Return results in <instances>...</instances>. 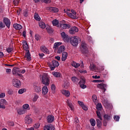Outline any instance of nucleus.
Masks as SVG:
<instances>
[{"label":"nucleus","instance_id":"obj_1","mask_svg":"<svg viewBox=\"0 0 130 130\" xmlns=\"http://www.w3.org/2000/svg\"><path fill=\"white\" fill-rule=\"evenodd\" d=\"M42 83L45 86H49V83H50V79L49 76L47 74H44L42 76Z\"/></svg>","mask_w":130,"mask_h":130},{"label":"nucleus","instance_id":"obj_2","mask_svg":"<svg viewBox=\"0 0 130 130\" xmlns=\"http://www.w3.org/2000/svg\"><path fill=\"white\" fill-rule=\"evenodd\" d=\"M79 42H81V39L78 37H73L70 38V43L73 46H78Z\"/></svg>","mask_w":130,"mask_h":130},{"label":"nucleus","instance_id":"obj_3","mask_svg":"<svg viewBox=\"0 0 130 130\" xmlns=\"http://www.w3.org/2000/svg\"><path fill=\"white\" fill-rule=\"evenodd\" d=\"M58 66H59V63H58V61L53 60L50 64V69H51V71H54L55 68H57Z\"/></svg>","mask_w":130,"mask_h":130},{"label":"nucleus","instance_id":"obj_4","mask_svg":"<svg viewBox=\"0 0 130 130\" xmlns=\"http://www.w3.org/2000/svg\"><path fill=\"white\" fill-rule=\"evenodd\" d=\"M24 122L26 124H31L33 122V119L31 117V115H27L24 118Z\"/></svg>","mask_w":130,"mask_h":130},{"label":"nucleus","instance_id":"obj_5","mask_svg":"<svg viewBox=\"0 0 130 130\" xmlns=\"http://www.w3.org/2000/svg\"><path fill=\"white\" fill-rule=\"evenodd\" d=\"M60 35L64 42H70V37L64 32L60 33Z\"/></svg>","mask_w":130,"mask_h":130},{"label":"nucleus","instance_id":"obj_6","mask_svg":"<svg viewBox=\"0 0 130 130\" xmlns=\"http://www.w3.org/2000/svg\"><path fill=\"white\" fill-rule=\"evenodd\" d=\"M82 52L83 54H86L88 52V47H87V44L85 42H82L81 44Z\"/></svg>","mask_w":130,"mask_h":130},{"label":"nucleus","instance_id":"obj_7","mask_svg":"<svg viewBox=\"0 0 130 130\" xmlns=\"http://www.w3.org/2000/svg\"><path fill=\"white\" fill-rule=\"evenodd\" d=\"M12 84L16 88H20V87H21V81L18 79H13Z\"/></svg>","mask_w":130,"mask_h":130},{"label":"nucleus","instance_id":"obj_8","mask_svg":"<svg viewBox=\"0 0 130 130\" xmlns=\"http://www.w3.org/2000/svg\"><path fill=\"white\" fill-rule=\"evenodd\" d=\"M34 91L36 93H40L41 92V87L39 86L38 83L34 84Z\"/></svg>","mask_w":130,"mask_h":130},{"label":"nucleus","instance_id":"obj_9","mask_svg":"<svg viewBox=\"0 0 130 130\" xmlns=\"http://www.w3.org/2000/svg\"><path fill=\"white\" fill-rule=\"evenodd\" d=\"M55 127H54V125L50 124L45 125L44 127V130H55Z\"/></svg>","mask_w":130,"mask_h":130},{"label":"nucleus","instance_id":"obj_10","mask_svg":"<svg viewBox=\"0 0 130 130\" xmlns=\"http://www.w3.org/2000/svg\"><path fill=\"white\" fill-rule=\"evenodd\" d=\"M47 10L52 13H57L58 12V8L56 7H48Z\"/></svg>","mask_w":130,"mask_h":130},{"label":"nucleus","instance_id":"obj_11","mask_svg":"<svg viewBox=\"0 0 130 130\" xmlns=\"http://www.w3.org/2000/svg\"><path fill=\"white\" fill-rule=\"evenodd\" d=\"M98 88L99 89H101L103 90L104 93L106 91V88L107 87V85L103 83L99 84L97 86Z\"/></svg>","mask_w":130,"mask_h":130},{"label":"nucleus","instance_id":"obj_12","mask_svg":"<svg viewBox=\"0 0 130 130\" xmlns=\"http://www.w3.org/2000/svg\"><path fill=\"white\" fill-rule=\"evenodd\" d=\"M4 23H5V25L7 26L8 28H10V26H11V21L8 18H4Z\"/></svg>","mask_w":130,"mask_h":130},{"label":"nucleus","instance_id":"obj_13","mask_svg":"<svg viewBox=\"0 0 130 130\" xmlns=\"http://www.w3.org/2000/svg\"><path fill=\"white\" fill-rule=\"evenodd\" d=\"M59 27L61 28V29H70V28H71V25L65 23H60Z\"/></svg>","mask_w":130,"mask_h":130},{"label":"nucleus","instance_id":"obj_14","mask_svg":"<svg viewBox=\"0 0 130 130\" xmlns=\"http://www.w3.org/2000/svg\"><path fill=\"white\" fill-rule=\"evenodd\" d=\"M79 31V29L77 28L76 26H73L69 30V33L70 34H75L76 32H78Z\"/></svg>","mask_w":130,"mask_h":130},{"label":"nucleus","instance_id":"obj_15","mask_svg":"<svg viewBox=\"0 0 130 130\" xmlns=\"http://www.w3.org/2000/svg\"><path fill=\"white\" fill-rule=\"evenodd\" d=\"M47 122L49 123H51V122H53L54 121V116L50 115L47 117Z\"/></svg>","mask_w":130,"mask_h":130},{"label":"nucleus","instance_id":"obj_16","mask_svg":"<svg viewBox=\"0 0 130 130\" xmlns=\"http://www.w3.org/2000/svg\"><path fill=\"white\" fill-rule=\"evenodd\" d=\"M40 49L42 52H44V53H46L47 54L49 53V50H48L45 46H42Z\"/></svg>","mask_w":130,"mask_h":130},{"label":"nucleus","instance_id":"obj_17","mask_svg":"<svg viewBox=\"0 0 130 130\" xmlns=\"http://www.w3.org/2000/svg\"><path fill=\"white\" fill-rule=\"evenodd\" d=\"M23 47L24 50L25 51H29V46H28V44L27 43V41H24L23 42Z\"/></svg>","mask_w":130,"mask_h":130},{"label":"nucleus","instance_id":"obj_18","mask_svg":"<svg viewBox=\"0 0 130 130\" xmlns=\"http://www.w3.org/2000/svg\"><path fill=\"white\" fill-rule=\"evenodd\" d=\"M25 58H26V60H27V61H30V60L32 59V58H31V54H30V51H28L25 53Z\"/></svg>","mask_w":130,"mask_h":130},{"label":"nucleus","instance_id":"obj_19","mask_svg":"<svg viewBox=\"0 0 130 130\" xmlns=\"http://www.w3.org/2000/svg\"><path fill=\"white\" fill-rule=\"evenodd\" d=\"M47 85H45L42 88V94L43 95H46L48 93V88H47Z\"/></svg>","mask_w":130,"mask_h":130},{"label":"nucleus","instance_id":"obj_20","mask_svg":"<svg viewBox=\"0 0 130 130\" xmlns=\"http://www.w3.org/2000/svg\"><path fill=\"white\" fill-rule=\"evenodd\" d=\"M66 103H67V105L70 108L71 110H74V106L73 105V104H72V102H71V101L69 100H67Z\"/></svg>","mask_w":130,"mask_h":130},{"label":"nucleus","instance_id":"obj_21","mask_svg":"<svg viewBox=\"0 0 130 130\" xmlns=\"http://www.w3.org/2000/svg\"><path fill=\"white\" fill-rule=\"evenodd\" d=\"M17 112L19 115H22L23 114H25L27 112L26 111V110H24L23 109H19L17 110Z\"/></svg>","mask_w":130,"mask_h":130},{"label":"nucleus","instance_id":"obj_22","mask_svg":"<svg viewBox=\"0 0 130 130\" xmlns=\"http://www.w3.org/2000/svg\"><path fill=\"white\" fill-rule=\"evenodd\" d=\"M68 58V52H63L62 54L61 60L64 61Z\"/></svg>","mask_w":130,"mask_h":130},{"label":"nucleus","instance_id":"obj_23","mask_svg":"<svg viewBox=\"0 0 130 130\" xmlns=\"http://www.w3.org/2000/svg\"><path fill=\"white\" fill-rule=\"evenodd\" d=\"M89 70H90V71H92L93 72H96V70H98V68L95 64H90L89 66Z\"/></svg>","mask_w":130,"mask_h":130},{"label":"nucleus","instance_id":"obj_24","mask_svg":"<svg viewBox=\"0 0 130 130\" xmlns=\"http://www.w3.org/2000/svg\"><path fill=\"white\" fill-rule=\"evenodd\" d=\"M64 50H66V47H64L63 45H62L60 46L58 49L57 53H62V52L64 51Z\"/></svg>","mask_w":130,"mask_h":130},{"label":"nucleus","instance_id":"obj_25","mask_svg":"<svg viewBox=\"0 0 130 130\" xmlns=\"http://www.w3.org/2000/svg\"><path fill=\"white\" fill-rule=\"evenodd\" d=\"M13 28H15L16 29V30H20V29L23 28V26H22V25H21V24L15 23L13 25Z\"/></svg>","mask_w":130,"mask_h":130},{"label":"nucleus","instance_id":"obj_26","mask_svg":"<svg viewBox=\"0 0 130 130\" xmlns=\"http://www.w3.org/2000/svg\"><path fill=\"white\" fill-rule=\"evenodd\" d=\"M61 93L63 94V95L66 96V97H70V95H71V93L69 90H62L61 91Z\"/></svg>","mask_w":130,"mask_h":130},{"label":"nucleus","instance_id":"obj_27","mask_svg":"<svg viewBox=\"0 0 130 130\" xmlns=\"http://www.w3.org/2000/svg\"><path fill=\"white\" fill-rule=\"evenodd\" d=\"M22 108L24 110H25L26 112L27 110H30V107L29 106V105L27 104L23 105L22 106Z\"/></svg>","mask_w":130,"mask_h":130},{"label":"nucleus","instance_id":"obj_28","mask_svg":"<svg viewBox=\"0 0 130 130\" xmlns=\"http://www.w3.org/2000/svg\"><path fill=\"white\" fill-rule=\"evenodd\" d=\"M39 27H40V28H42V29H45V27H46L45 23L43 21H40L39 23Z\"/></svg>","mask_w":130,"mask_h":130},{"label":"nucleus","instance_id":"obj_29","mask_svg":"<svg viewBox=\"0 0 130 130\" xmlns=\"http://www.w3.org/2000/svg\"><path fill=\"white\" fill-rule=\"evenodd\" d=\"M52 75L56 78H60V77H61V74L59 73V72H54L52 73Z\"/></svg>","mask_w":130,"mask_h":130},{"label":"nucleus","instance_id":"obj_30","mask_svg":"<svg viewBox=\"0 0 130 130\" xmlns=\"http://www.w3.org/2000/svg\"><path fill=\"white\" fill-rule=\"evenodd\" d=\"M46 29L48 33H52L53 32V29L50 26H46Z\"/></svg>","mask_w":130,"mask_h":130},{"label":"nucleus","instance_id":"obj_31","mask_svg":"<svg viewBox=\"0 0 130 130\" xmlns=\"http://www.w3.org/2000/svg\"><path fill=\"white\" fill-rule=\"evenodd\" d=\"M105 118V120H107V121H109L110 119H111V116L108 114H105L104 116Z\"/></svg>","mask_w":130,"mask_h":130},{"label":"nucleus","instance_id":"obj_32","mask_svg":"<svg viewBox=\"0 0 130 130\" xmlns=\"http://www.w3.org/2000/svg\"><path fill=\"white\" fill-rule=\"evenodd\" d=\"M89 121H90V124H91V125H92V126H95V125L96 124V121L95 120V119L91 118L90 119Z\"/></svg>","mask_w":130,"mask_h":130},{"label":"nucleus","instance_id":"obj_33","mask_svg":"<svg viewBox=\"0 0 130 130\" xmlns=\"http://www.w3.org/2000/svg\"><path fill=\"white\" fill-rule=\"evenodd\" d=\"M68 16L70 17V18H71L72 19H77L78 17H77V15H75L74 17H73V16H74V14L72 13L67 12V13Z\"/></svg>","mask_w":130,"mask_h":130},{"label":"nucleus","instance_id":"obj_34","mask_svg":"<svg viewBox=\"0 0 130 130\" xmlns=\"http://www.w3.org/2000/svg\"><path fill=\"white\" fill-rule=\"evenodd\" d=\"M102 120L99 119H96V124L98 127H101V126L102 125V122H101Z\"/></svg>","mask_w":130,"mask_h":130},{"label":"nucleus","instance_id":"obj_35","mask_svg":"<svg viewBox=\"0 0 130 130\" xmlns=\"http://www.w3.org/2000/svg\"><path fill=\"white\" fill-rule=\"evenodd\" d=\"M61 44H62V43L61 42H57V43H55L54 44V46H53V48H57V47H58V46H60V45H61Z\"/></svg>","mask_w":130,"mask_h":130},{"label":"nucleus","instance_id":"obj_36","mask_svg":"<svg viewBox=\"0 0 130 130\" xmlns=\"http://www.w3.org/2000/svg\"><path fill=\"white\" fill-rule=\"evenodd\" d=\"M52 23L53 25V26H57L58 25V20L57 19H55L52 21Z\"/></svg>","mask_w":130,"mask_h":130},{"label":"nucleus","instance_id":"obj_37","mask_svg":"<svg viewBox=\"0 0 130 130\" xmlns=\"http://www.w3.org/2000/svg\"><path fill=\"white\" fill-rule=\"evenodd\" d=\"M92 99L94 103H96V102H97V96H96V95L93 94L92 96Z\"/></svg>","mask_w":130,"mask_h":130},{"label":"nucleus","instance_id":"obj_38","mask_svg":"<svg viewBox=\"0 0 130 130\" xmlns=\"http://www.w3.org/2000/svg\"><path fill=\"white\" fill-rule=\"evenodd\" d=\"M34 18H35V20H36L37 21H40V20H41L40 16H39V15H38V14H35Z\"/></svg>","mask_w":130,"mask_h":130},{"label":"nucleus","instance_id":"obj_39","mask_svg":"<svg viewBox=\"0 0 130 130\" xmlns=\"http://www.w3.org/2000/svg\"><path fill=\"white\" fill-rule=\"evenodd\" d=\"M39 98V96H38L37 94H35L33 98V100H32L33 102H36V101H37V99H38Z\"/></svg>","mask_w":130,"mask_h":130},{"label":"nucleus","instance_id":"obj_40","mask_svg":"<svg viewBox=\"0 0 130 130\" xmlns=\"http://www.w3.org/2000/svg\"><path fill=\"white\" fill-rule=\"evenodd\" d=\"M72 81L73 82V83H76L77 82H79V79L76 77H73L72 78Z\"/></svg>","mask_w":130,"mask_h":130},{"label":"nucleus","instance_id":"obj_41","mask_svg":"<svg viewBox=\"0 0 130 130\" xmlns=\"http://www.w3.org/2000/svg\"><path fill=\"white\" fill-rule=\"evenodd\" d=\"M21 0H13V4L14 6H18Z\"/></svg>","mask_w":130,"mask_h":130},{"label":"nucleus","instance_id":"obj_42","mask_svg":"<svg viewBox=\"0 0 130 130\" xmlns=\"http://www.w3.org/2000/svg\"><path fill=\"white\" fill-rule=\"evenodd\" d=\"M72 66L73 67H74V68H79V67L80 66V63H78L76 62H73V63H72Z\"/></svg>","mask_w":130,"mask_h":130},{"label":"nucleus","instance_id":"obj_43","mask_svg":"<svg viewBox=\"0 0 130 130\" xmlns=\"http://www.w3.org/2000/svg\"><path fill=\"white\" fill-rule=\"evenodd\" d=\"M7 93L8 95H13L14 94V89H9Z\"/></svg>","mask_w":130,"mask_h":130},{"label":"nucleus","instance_id":"obj_44","mask_svg":"<svg viewBox=\"0 0 130 130\" xmlns=\"http://www.w3.org/2000/svg\"><path fill=\"white\" fill-rule=\"evenodd\" d=\"M24 92H26V89L22 88L18 90V94H23Z\"/></svg>","mask_w":130,"mask_h":130},{"label":"nucleus","instance_id":"obj_45","mask_svg":"<svg viewBox=\"0 0 130 130\" xmlns=\"http://www.w3.org/2000/svg\"><path fill=\"white\" fill-rule=\"evenodd\" d=\"M102 105H101V103H98L96 105V109L98 110H100V109H102Z\"/></svg>","mask_w":130,"mask_h":130},{"label":"nucleus","instance_id":"obj_46","mask_svg":"<svg viewBox=\"0 0 130 130\" xmlns=\"http://www.w3.org/2000/svg\"><path fill=\"white\" fill-rule=\"evenodd\" d=\"M96 114H97V116H98L99 118L101 120H102V118L101 117V114L100 113V112L97 111H96Z\"/></svg>","mask_w":130,"mask_h":130},{"label":"nucleus","instance_id":"obj_47","mask_svg":"<svg viewBox=\"0 0 130 130\" xmlns=\"http://www.w3.org/2000/svg\"><path fill=\"white\" fill-rule=\"evenodd\" d=\"M6 50H7V52L10 53V52H12V51H13V48L9 47L8 48H7Z\"/></svg>","mask_w":130,"mask_h":130},{"label":"nucleus","instance_id":"obj_48","mask_svg":"<svg viewBox=\"0 0 130 130\" xmlns=\"http://www.w3.org/2000/svg\"><path fill=\"white\" fill-rule=\"evenodd\" d=\"M71 14H73V16H72V18H75V16H77V12H76L75 10H71Z\"/></svg>","mask_w":130,"mask_h":130},{"label":"nucleus","instance_id":"obj_49","mask_svg":"<svg viewBox=\"0 0 130 130\" xmlns=\"http://www.w3.org/2000/svg\"><path fill=\"white\" fill-rule=\"evenodd\" d=\"M0 102H1V104L4 105L6 104L7 101H6V100H5V99H1Z\"/></svg>","mask_w":130,"mask_h":130},{"label":"nucleus","instance_id":"obj_50","mask_svg":"<svg viewBox=\"0 0 130 130\" xmlns=\"http://www.w3.org/2000/svg\"><path fill=\"white\" fill-rule=\"evenodd\" d=\"M114 119L115 121H119V116H114Z\"/></svg>","mask_w":130,"mask_h":130},{"label":"nucleus","instance_id":"obj_51","mask_svg":"<svg viewBox=\"0 0 130 130\" xmlns=\"http://www.w3.org/2000/svg\"><path fill=\"white\" fill-rule=\"evenodd\" d=\"M40 126V124H39V123H36L34 125V127H35V128H38V127H39Z\"/></svg>","mask_w":130,"mask_h":130},{"label":"nucleus","instance_id":"obj_52","mask_svg":"<svg viewBox=\"0 0 130 130\" xmlns=\"http://www.w3.org/2000/svg\"><path fill=\"white\" fill-rule=\"evenodd\" d=\"M35 37L36 40H37V41H38V40H40V36H39V35H36Z\"/></svg>","mask_w":130,"mask_h":130},{"label":"nucleus","instance_id":"obj_53","mask_svg":"<svg viewBox=\"0 0 130 130\" xmlns=\"http://www.w3.org/2000/svg\"><path fill=\"white\" fill-rule=\"evenodd\" d=\"M80 86L82 89H85V88H87V86H86L84 84L80 83Z\"/></svg>","mask_w":130,"mask_h":130},{"label":"nucleus","instance_id":"obj_54","mask_svg":"<svg viewBox=\"0 0 130 130\" xmlns=\"http://www.w3.org/2000/svg\"><path fill=\"white\" fill-rule=\"evenodd\" d=\"M74 122L75 124H77V123H79V118H78V117H75L74 119Z\"/></svg>","mask_w":130,"mask_h":130},{"label":"nucleus","instance_id":"obj_55","mask_svg":"<svg viewBox=\"0 0 130 130\" xmlns=\"http://www.w3.org/2000/svg\"><path fill=\"white\" fill-rule=\"evenodd\" d=\"M43 3H45V4H50V3H51V0H42Z\"/></svg>","mask_w":130,"mask_h":130},{"label":"nucleus","instance_id":"obj_56","mask_svg":"<svg viewBox=\"0 0 130 130\" xmlns=\"http://www.w3.org/2000/svg\"><path fill=\"white\" fill-rule=\"evenodd\" d=\"M3 28H5V25L2 21H0V29H3Z\"/></svg>","mask_w":130,"mask_h":130},{"label":"nucleus","instance_id":"obj_57","mask_svg":"<svg viewBox=\"0 0 130 130\" xmlns=\"http://www.w3.org/2000/svg\"><path fill=\"white\" fill-rule=\"evenodd\" d=\"M108 74V72L106 70H104L102 72V75L104 76H106Z\"/></svg>","mask_w":130,"mask_h":130},{"label":"nucleus","instance_id":"obj_58","mask_svg":"<svg viewBox=\"0 0 130 130\" xmlns=\"http://www.w3.org/2000/svg\"><path fill=\"white\" fill-rule=\"evenodd\" d=\"M51 89L52 91H54V90H55V85L52 84L51 86Z\"/></svg>","mask_w":130,"mask_h":130},{"label":"nucleus","instance_id":"obj_59","mask_svg":"<svg viewBox=\"0 0 130 130\" xmlns=\"http://www.w3.org/2000/svg\"><path fill=\"white\" fill-rule=\"evenodd\" d=\"M5 96H6V94L4 92L0 94V98H5Z\"/></svg>","mask_w":130,"mask_h":130},{"label":"nucleus","instance_id":"obj_60","mask_svg":"<svg viewBox=\"0 0 130 130\" xmlns=\"http://www.w3.org/2000/svg\"><path fill=\"white\" fill-rule=\"evenodd\" d=\"M23 16L24 17H28V12L27 11H24L23 12Z\"/></svg>","mask_w":130,"mask_h":130},{"label":"nucleus","instance_id":"obj_61","mask_svg":"<svg viewBox=\"0 0 130 130\" xmlns=\"http://www.w3.org/2000/svg\"><path fill=\"white\" fill-rule=\"evenodd\" d=\"M82 108L83 109V110H85V111H87L88 110V108L87 107H86L85 106V105H83L82 106Z\"/></svg>","mask_w":130,"mask_h":130},{"label":"nucleus","instance_id":"obj_62","mask_svg":"<svg viewBox=\"0 0 130 130\" xmlns=\"http://www.w3.org/2000/svg\"><path fill=\"white\" fill-rule=\"evenodd\" d=\"M103 125L104 126H106L107 125V121L106 120H104L103 121Z\"/></svg>","mask_w":130,"mask_h":130},{"label":"nucleus","instance_id":"obj_63","mask_svg":"<svg viewBox=\"0 0 130 130\" xmlns=\"http://www.w3.org/2000/svg\"><path fill=\"white\" fill-rule=\"evenodd\" d=\"M93 79H100V76H98L97 75L95 76H92Z\"/></svg>","mask_w":130,"mask_h":130},{"label":"nucleus","instance_id":"obj_64","mask_svg":"<svg viewBox=\"0 0 130 130\" xmlns=\"http://www.w3.org/2000/svg\"><path fill=\"white\" fill-rule=\"evenodd\" d=\"M85 80L84 79H81L80 81V84H85Z\"/></svg>","mask_w":130,"mask_h":130}]
</instances>
